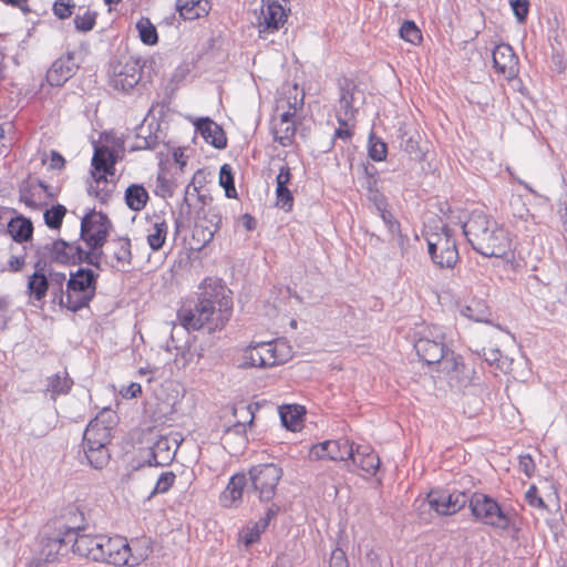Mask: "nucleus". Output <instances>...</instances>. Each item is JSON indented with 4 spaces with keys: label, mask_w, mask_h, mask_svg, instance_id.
Here are the masks:
<instances>
[{
    "label": "nucleus",
    "mask_w": 567,
    "mask_h": 567,
    "mask_svg": "<svg viewBox=\"0 0 567 567\" xmlns=\"http://www.w3.org/2000/svg\"><path fill=\"white\" fill-rule=\"evenodd\" d=\"M7 231L16 243L22 244L32 238L33 224L31 219L19 215L9 220Z\"/></svg>",
    "instance_id": "a878e982"
},
{
    "label": "nucleus",
    "mask_w": 567,
    "mask_h": 567,
    "mask_svg": "<svg viewBox=\"0 0 567 567\" xmlns=\"http://www.w3.org/2000/svg\"><path fill=\"white\" fill-rule=\"evenodd\" d=\"M419 134L415 133L414 135H409L406 133H403L401 135V143L400 147L409 154V156L414 161H423L424 159V152L422 151L419 142Z\"/></svg>",
    "instance_id": "f704fd0d"
},
{
    "label": "nucleus",
    "mask_w": 567,
    "mask_h": 567,
    "mask_svg": "<svg viewBox=\"0 0 567 567\" xmlns=\"http://www.w3.org/2000/svg\"><path fill=\"white\" fill-rule=\"evenodd\" d=\"M233 315L231 290L221 279H205L198 287L194 306H183L177 318L186 330H221Z\"/></svg>",
    "instance_id": "f257e3e1"
},
{
    "label": "nucleus",
    "mask_w": 567,
    "mask_h": 567,
    "mask_svg": "<svg viewBox=\"0 0 567 567\" xmlns=\"http://www.w3.org/2000/svg\"><path fill=\"white\" fill-rule=\"evenodd\" d=\"M277 206L285 212H291L293 207V195L288 186L276 185Z\"/></svg>",
    "instance_id": "8fccbe9b"
},
{
    "label": "nucleus",
    "mask_w": 567,
    "mask_h": 567,
    "mask_svg": "<svg viewBox=\"0 0 567 567\" xmlns=\"http://www.w3.org/2000/svg\"><path fill=\"white\" fill-rule=\"evenodd\" d=\"M526 502L537 508H546L544 499L538 495V489L535 485H530L525 494Z\"/></svg>",
    "instance_id": "69168bd1"
},
{
    "label": "nucleus",
    "mask_w": 567,
    "mask_h": 567,
    "mask_svg": "<svg viewBox=\"0 0 567 567\" xmlns=\"http://www.w3.org/2000/svg\"><path fill=\"white\" fill-rule=\"evenodd\" d=\"M215 234L216 233L208 230L207 225H204V223H196L193 230V240L197 243V249H202L208 245L213 240Z\"/></svg>",
    "instance_id": "09e8293b"
},
{
    "label": "nucleus",
    "mask_w": 567,
    "mask_h": 567,
    "mask_svg": "<svg viewBox=\"0 0 567 567\" xmlns=\"http://www.w3.org/2000/svg\"><path fill=\"white\" fill-rule=\"evenodd\" d=\"M264 532L254 524L248 526L239 534V540L245 545L246 548L250 547L255 543L259 542L260 535Z\"/></svg>",
    "instance_id": "4d7b16f0"
},
{
    "label": "nucleus",
    "mask_w": 567,
    "mask_h": 567,
    "mask_svg": "<svg viewBox=\"0 0 567 567\" xmlns=\"http://www.w3.org/2000/svg\"><path fill=\"white\" fill-rule=\"evenodd\" d=\"M284 95L286 96L287 106H303L305 104V91L303 89H299L297 84L288 86V89L284 91Z\"/></svg>",
    "instance_id": "5fc2aeb1"
},
{
    "label": "nucleus",
    "mask_w": 567,
    "mask_h": 567,
    "mask_svg": "<svg viewBox=\"0 0 567 567\" xmlns=\"http://www.w3.org/2000/svg\"><path fill=\"white\" fill-rule=\"evenodd\" d=\"M50 288L45 274H32L28 278L27 291L33 300L42 301Z\"/></svg>",
    "instance_id": "473e14b6"
},
{
    "label": "nucleus",
    "mask_w": 567,
    "mask_h": 567,
    "mask_svg": "<svg viewBox=\"0 0 567 567\" xmlns=\"http://www.w3.org/2000/svg\"><path fill=\"white\" fill-rule=\"evenodd\" d=\"M354 443L348 439L328 440L311 445L309 458L312 461H355Z\"/></svg>",
    "instance_id": "ddd939ff"
},
{
    "label": "nucleus",
    "mask_w": 567,
    "mask_h": 567,
    "mask_svg": "<svg viewBox=\"0 0 567 567\" xmlns=\"http://www.w3.org/2000/svg\"><path fill=\"white\" fill-rule=\"evenodd\" d=\"M87 250L83 248V264L90 265L97 270H102V257L104 256L103 247L105 244H101L95 247L92 244H85Z\"/></svg>",
    "instance_id": "c03bdc74"
},
{
    "label": "nucleus",
    "mask_w": 567,
    "mask_h": 567,
    "mask_svg": "<svg viewBox=\"0 0 567 567\" xmlns=\"http://www.w3.org/2000/svg\"><path fill=\"white\" fill-rule=\"evenodd\" d=\"M92 167L95 172L104 174H114L115 154L109 146H95L92 157Z\"/></svg>",
    "instance_id": "bb28decb"
},
{
    "label": "nucleus",
    "mask_w": 567,
    "mask_h": 567,
    "mask_svg": "<svg viewBox=\"0 0 567 567\" xmlns=\"http://www.w3.org/2000/svg\"><path fill=\"white\" fill-rule=\"evenodd\" d=\"M279 131L281 132V135H276L275 141H277L282 146L290 145L296 134L295 123L284 124V126H280Z\"/></svg>",
    "instance_id": "052dcab7"
},
{
    "label": "nucleus",
    "mask_w": 567,
    "mask_h": 567,
    "mask_svg": "<svg viewBox=\"0 0 567 567\" xmlns=\"http://www.w3.org/2000/svg\"><path fill=\"white\" fill-rule=\"evenodd\" d=\"M150 199L148 192L142 184H131L124 193L126 206L133 212H141Z\"/></svg>",
    "instance_id": "c85d7f7f"
},
{
    "label": "nucleus",
    "mask_w": 567,
    "mask_h": 567,
    "mask_svg": "<svg viewBox=\"0 0 567 567\" xmlns=\"http://www.w3.org/2000/svg\"><path fill=\"white\" fill-rule=\"evenodd\" d=\"M37 260L33 265V274H44L48 261H51V254L47 251L43 246H37L35 248Z\"/></svg>",
    "instance_id": "bf43d9fd"
},
{
    "label": "nucleus",
    "mask_w": 567,
    "mask_h": 567,
    "mask_svg": "<svg viewBox=\"0 0 567 567\" xmlns=\"http://www.w3.org/2000/svg\"><path fill=\"white\" fill-rule=\"evenodd\" d=\"M73 549V542L60 533L56 528L50 534H44L40 538L39 550L30 561V567H42L45 564L56 561L61 556Z\"/></svg>",
    "instance_id": "9d476101"
},
{
    "label": "nucleus",
    "mask_w": 567,
    "mask_h": 567,
    "mask_svg": "<svg viewBox=\"0 0 567 567\" xmlns=\"http://www.w3.org/2000/svg\"><path fill=\"white\" fill-rule=\"evenodd\" d=\"M519 470L527 476L532 477L535 472V462L529 454L520 455L518 462Z\"/></svg>",
    "instance_id": "774afa93"
},
{
    "label": "nucleus",
    "mask_w": 567,
    "mask_h": 567,
    "mask_svg": "<svg viewBox=\"0 0 567 567\" xmlns=\"http://www.w3.org/2000/svg\"><path fill=\"white\" fill-rule=\"evenodd\" d=\"M378 213L383 223L385 224V226L388 227L389 233L392 236H398L399 244L402 246L406 237L401 234L400 223L394 218L393 214L388 208H385L384 210H380Z\"/></svg>",
    "instance_id": "de8ad7c7"
},
{
    "label": "nucleus",
    "mask_w": 567,
    "mask_h": 567,
    "mask_svg": "<svg viewBox=\"0 0 567 567\" xmlns=\"http://www.w3.org/2000/svg\"><path fill=\"white\" fill-rule=\"evenodd\" d=\"M207 6L202 0H177L175 9L184 20H195L208 13Z\"/></svg>",
    "instance_id": "7c9ffc66"
},
{
    "label": "nucleus",
    "mask_w": 567,
    "mask_h": 567,
    "mask_svg": "<svg viewBox=\"0 0 567 567\" xmlns=\"http://www.w3.org/2000/svg\"><path fill=\"white\" fill-rule=\"evenodd\" d=\"M388 145L382 138L375 136L373 133L369 137L368 155L374 162H381L386 158Z\"/></svg>",
    "instance_id": "37998d69"
},
{
    "label": "nucleus",
    "mask_w": 567,
    "mask_h": 567,
    "mask_svg": "<svg viewBox=\"0 0 567 567\" xmlns=\"http://www.w3.org/2000/svg\"><path fill=\"white\" fill-rule=\"evenodd\" d=\"M468 508L473 518L495 529L507 530L512 524L508 512L492 496L483 493H471Z\"/></svg>",
    "instance_id": "39448f33"
},
{
    "label": "nucleus",
    "mask_w": 567,
    "mask_h": 567,
    "mask_svg": "<svg viewBox=\"0 0 567 567\" xmlns=\"http://www.w3.org/2000/svg\"><path fill=\"white\" fill-rule=\"evenodd\" d=\"M74 8L75 3L73 0H55L52 11L58 19L64 20L72 16Z\"/></svg>",
    "instance_id": "6e6d98bb"
},
{
    "label": "nucleus",
    "mask_w": 567,
    "mask_h": 567,
    "mask_svg": "<svg viewBox=\"0 0 567 567\" xmlns=\"http://www.w3.org/2000/svg\"><path fill=\"white\" fill-rule=\"evenodd\" d=\"M470 495L463 491L434 488L427 494V502L439 515L451 516L468 505Z\"/></svg>",
    "instance_id": "9b49d317"
},
{
    "label": "nucleus",
    "mask_w": 567,
    "mask_h": 567,
    "mask_svg": "<svg viewBox=\"0 0 567 567\" xmlns=\"http://www.w3.org/2000/svg\"><path fill=\"white\" fill-rule=\"evenodd\" d=\"M113 244L115 245V249L113 251V257L116 259L118 264L130 265L132 261V251H131V240L127 237H117L114 238Z\"/></svg>",
    "instance_id": "58836bf2"
},
{
    "label": "nucleus",
    "mask_w": 567,
    "mask_h": 567,
    "mask_svg": "<svg viewBox=\"0 0 567 567\" xmlns=\"http://www.w3.org/2000/svg\"><path fill=\"white\" fill-rule=\"evenodd\" d=\"M462 228L472 248L484 257H502L506 252V231L483 212L474 210Z\"/></svg>",
    "instance_id": "7ed1b4c3"
},
{
    "label": "nucleus",
    "mask_w": 567,
    "mask_h": 567,
    "mask_svg": "<svg viewBox=\"0 0 567 567\" xmlns=\"http://www.w3.org/2000/svg\"><path fill=\"white\" fill-rule=\"evenodd\" d=\"M65 280L66 277L64 272H50L49 284L53 295V301H58V303L63 308H65V291L63 290Z\"/></svg>",
    "instance_id": "4c0bfd02"
},
{
    "label": "nucleus",
    "mask_w": 567,
    "mask_h": 567,
    "mask_svg": "<svg viewBox=\"0 0 567 567\" xmlns=\"http://www.w3.org/2000/svg\"><path fill=\"white\" fill-rule=\"evenodd\" d=\"M136 29L141 41L146 45H155L158 42V33L156 27L146 17H141L136 22Z\"/></svg>",
    "instance_id": "72a5a7b5"
},
{
    "label": "nucleus",
    "mask_w": 567,
    "mask_h": 567,
    "mask_svg": "<svg viewBox=\"0 0 567 567\" xmlns=\"http://www.w3.org/2000/svg\"><path fill=\"white\" fill-rule=\"evenodd\" d=\"M133 547L124 537H109L105 535L83 534L73 544V553L97 563H106L114 566L134 567L147 559L152 553L150 545L143 550L134 553Z\"/></svg>",
    "instance_id": "f03ea898"
},
{
    "label": "nucleus",
    "mask_w": 567,
    "mask_h": 567,
    "mask_svg": "<svg viewBox=\"0 0 567 567\" xmlns=\"http://www.w3.org/2000/svg\"><path fill=\"white\" fill-rule=\"evenodd\" d=\"M493 69L506 80L515 79L519 73L518 56L507 43H499L492 51Z\"/></svg>",
    "instance_id": "a211bd4d"
},
{
    "label": "nucleus",
    "mask_w": 567,
    "mask_h": 567,
    "mask_svg": "<svg viewBox=\"0 0 567 567\" xmlns=\"http://www.w3.org/2000/svg\"><path fill=\"white\" fill-rule=\"evenodd\" d=\"M53 524L54 528L73 542V544H75V539H80L83 535L81 532L86 529L84 513L74 504L68 505L63 509L61 516L55 519Z\"/></svg>",
    "instance_id": "dca6fc26"
},
{
    "label": "nucleus",
    "mask_w": 567,
    "mask_h": 567,
    "mask_svg": "<svg viewBox=\"0 0 567 567\" xmlns=\"http://www.w3.org/2000/svg\"><path fill=\"white\" fill-rule=\"evenodd\" d=\"M44 249L51 254V262L60 265H82L83 247L80 240L66 241L58 238L44 245Z\"/></svg>",
    "instance_id": "f3484780"
},
{
    "label": "nucleus",
    "mask_w": 567,
    "mask_h": 567,
    "mask_svg": "<svg viewBox=\"0 0 567 567\" xmlns=\"http://www.w3.org/2000/svg\"><path fill=\"white\" fill-rule=\"evenodd\" d=\"M367 197L373 204L377 212L384 210L389 206L386 197L380 190L369 193Z\"/></svg>",
    "instance_id": "338daca9"
},
{
    "label": "nucleus",
    "mask_w": 567,
    "mask_h": 567,
    "mask_svg": "<svg viewBox=\"0 0 567 567\" xmlns=\"http://www.w3.org/2000/svg\"><path fill=\"white\" fill-rule=\"evenodd\" d=\"M219 185L225 189L227 198H237L234 172L229 164L221 165L219 169Z\"/></svg>",
    "instance_id": "a19ab883"
},
{
    "label": "nucleus",
    "mask_w": 567,
    "mask_h": 567,
    "mask_svg": "<svg viewBox=\"0 0 567 567\" xmlns=\"http://www.w3.org/2000/svg\"><path fill=\"white\" fill-rule=\"evenodd\" d=\"M282 474V468L274 463L251 466L246 474L249 483L248 494H254L262 503L272 501Z\"/></svg>",
    "instance_id": "423d86ee"
},
{
    "label": "nucleus",
    "mask_w": 567,
    "mask_h": 567,
    "mask_svg": "<svg viewBox=\"0 0 567 567\" xmlns=\"http://www.w3.org/2000/svg\"><path fill=\"white\" fill-rule=\"evenodd\" d=\"M97 12L86 10L83 16L76 14L74 17V28L78 32L86 33L94 29L97 19Z\"/></svg>",
    "instance_id": "a18cd8bd"
},
{
    "label": "nucleus",
    "mask_w": 567,
    "mask_h": 567,
    "mask_svg": "<svg viewBox=\"0 0 567 567\" xmlns=\"http://www.w3.org/2000/svg\"><path fill=\"white\" fill-rule=\"evenodd\" d=\"M427 252L432 262L441 269H453L460 260L453 230L443 225L440 234L426 237Z\"/></svg>",
    "instance_id": "0eeeda50"
},
{
    "label": "nucleus",
    "mask_w": 567,
    "mask_h": 567,
    "mask_svg": "<svg viewBox=\"0 0 567 567\" xmlns=\"http://www.w3.org/2000/svg\"><path fill=\"white\" fill-rule=\"evenodd\" d=\"M400 37L412 44H417L422 41V33L416 23L412 20H405L400 28Z\"/></svg>",
    "instance_id": "49530a36"
},
{
    "label": "nucleus",
    "mask_w": 567,
    "mask_h": 567,
    "mask_svg": "<svg viewBox=\"0 0 567 567\" xmlns=\"http://www.w3.org/2000/svg\"><path fill=\"white\" fill-rule=\"evenodd\" d=\"M154 111H155V109H148L142 123L136 126L137 131H142L144 128V125L147 123L148 133L155 132L157 134V132L159 131L161 124L157 121L156 116L154 115Z\"/></svg>",
    "instance_id": "0e129e2a"
},
{
    "label": "nucleus",
    "mask_w": 567,
    "mask_h": 567,
    "mask_svg": "<svg viewBox=\"0 0 567 567\" xmlns=\"http://www.w3.org/2000/svg\"><path fill=\"white\" fill-rule=\"evenodd\" d=\"M329 567H350L346 551L336 547L330 555Z\"/></svg>",
    "instance_id": "680f3d73"
},
{
    "label": "nucleus",
    "mask_w": 567,
    "mask_h": 567,
    "mask_svg": "<svg viewBox=\"0 0 567 567\" xmlns=\"http://www.w3.org/2000/svg\"><path fill=\"white\" fill-rule=\"evenodd\" d=\"M66 212L65 206L61 204L52 205L50 208L45 209L43 214L45 225L50 229H60Z\"/></svg>",
    "instance_id": "ea45409f"
},
{
    "label": "nucleus",
    "mask_w": 567,
    "mask_h": 567,
    "mask_svg": "<svg viewBox=\"0 0 567 567\" xmlns=\"http://www.w3.org/2000/svg\"><path fill=\"white\" fill-rule=\"evenodd\" d=\"M414 349L422 361L426 364H440L450 354L444 343V333L439 331L430 336H422L414 342Z\"/></svg>",
    "instance_id": "4468645a"
},
{
    "label": "nucleus",
    "mask_w": 567,
    "mask_h": 567,
    "mask_svg": "<svg viewBox=\"0 0 567 567\" xmlns=\"http://www.w3.org/2000/svg\"><path fill=\"white\" fill-rule=\"evenodd\" d=\"M168 226L165 220L156 221L153 225L152 231L147 235V244L153 251H158L163 248L166 236H167Z\"/></svg>",
    "instance_id": "c9c22d12"
},
{
    "label": "nucleus",
    "mask_w": 567,
    "mask_h": 567,
    "mask_svg": "<svg viewBox=\"0 0 567 567\" xmlns=\"http://www.w3.org/2000/svg\"><path fill=\"white\" fill-rule=\"evenodd\" d=\"M202 214L203 216L198 215V223H204V225H207V229L212 230V233H217L221 226V215L220 212L215 207H209L205 209L202 207ZM198 214H200L198 212Z\"/></svg>",
    "instance_id": "79ce46f5"
},
{
    "label": "nucleus",
    "mask_w": 567,
    "mask_h": 567,
    "mask_svg": "<svg viewBox=\"0 0 567 567\" xmlns=\"http://www.w3.org/2000/svg\"><path fill=\"white\" fill-rule=\"evenodd\" d=\"M79 69L80 63L75 61V52L68 51L64 55L53 61L47 71L45 79L51 86H62L75 75Z\"/></svg>",
    "instance_id": "6ab92c4d"
},
{
    "label": "nucleus",
    "mask_w": 567,
    "mask_h": 567,
    "mask_svg": "<svg viewBox=\"0 0 567 567\" xmlns=\"http://www.w3.org/2000/svg\"><path fill=\"white\" fill-rule=\"evenodd\" d=\"M196 131L215 148L223 150L227 145V138L223 128L209 117H199L195 122Z\"/></svg>",
    "instance_id": "4be33fe9"
},
{
    "label": "nucleus",
    "mask_w": 567,
    "mask_h": 567,
    "mask_svg": "<svg viewBox=\"0 0 567 567\" xmlns=\"http://www.w3.org/2000/svg\"><path fill=\"white\" fill-rule=\"evenodd\" d=\"M549 68L553 72L558 74L565 73L567 69V62L565 60L564 50L557 48L555 44H551V55H550V64Z\"/></svg>",
    "instance_id": "3c124183"
},
{
    "label": "nucleus",
    "mask_w": 567,
    "mask_h": 567,
    "mask_svg": "<svg viewBox=\"0 0 567 567\" xmlns=\"http://www.w3.org/2000/svg\"><path fill=\"white\" fill-rule=\"evenodd\" d=\"M287 13L277 0L268 1L266 11L261 10L258 18L260 33H275L287 21Z\"/></svg>",
    "instance_id": "aec40b11"
},
{
    "label": "nucleus",
    "mask_w": 567,
    "mask_h": 567,
    "mask_svg": "<svg viewBox=\"0 0 567 567\" xmlns=\"http://www.w3.org/2000/svg\"><path fill=\"white\" fill-rule=\"evenodd\" d=\"M156 65L157 63L154 56L142 58V62L138 63L141 81L152 82L153 76L157 73Z\"/></svg>",
    "instance_id": "603ef678"
},
{
    "label": "nucleus",
    "mask_w": 567,
    "mask_h": 567,
    "mask_svg": "<svg viewBox=\"0 0 567 567\" xmlns=\"http://www.w3.org/2000/svg\"><path fill=\"white\" fill-rule=\"evenodd\" d=\"M248 478L245 473H237L233 475L220 495V502L226 507L236 506L243 497L244 492L248 494Z\"/></svg>",
    "instance_id": "5701e85b"
},
{
    "label": "nucleus",
    "mask_w": 567,
    "mask_h": 567,
    "mask_svg": "<svg viewBox=\"0 0 567 567\" xmlns=\"http://www.w3.org/2000/svg\"><path fill=\"white\" fill-rule=\"evenodd\" d=\"M176 475L173 472H163L151 493V496L167 493L174 485Z\"/></svg>",
    "instance_id": "864d4df0"
},
{
    "label": "nucleus",
    "mask_w": 567,
    "mask_h": 567,
    "mask_svg": "<svg viewBox=\"0 0 567 567\" xmlns=\"http://www.w3.org/2000/svg\"><path fill=\"white\" fill-rule=\"evenodd\" d=\"M174 184L168 181L164 175L158 174L157 176V190L156 194L162 197H172L174 194Z\"/></svg>",
    "instance_id": "e2e57ef3"
},
{
    "label": "nucleus",
    "mask_w": 567,
    "mask_h": 567,
    "mask_svg": "<svg viewBox=\"0 0 567 567\" xmlns=\"http://www.w3.org/2000/svg\"><path fill=\"white\" fill-rule=\"evenodd\" d=\"M340 91L341 106H355V104H367L364 92L359 89L354 80L349 78H340L338 80Z\"/></svg>",
    "instance_id": "b1692460"
},
{
    "label": "nucleus",
    "mask_w": 567,
    "mask_h": 567,
    "mask_svg": "<svg viewBox=\"0 0 567 567\" xmlns=\"http://www.w3.org/2000/svg\"><path fill=\"white\" fill-rule=\"evenodd\" d=\"M115 414L112 410L105 409L92 419L86 425L82 444L95 446L110 445L113 439L112 430L115 423Z\"/></svg>",
    "instance_id": "f8f14e48"
},
{
    "label": "nucleus",
    "mask_w": 567,
    "mask_h": 567,
    "mask_svg": "<svg viewBox=\"0 0 567 567\" xmlns=\"http://www.w3.org/2000/svg\"><path fill=\"white\" fill-rule=\"evenodd\" d=\"M142 62L141 56H128L125 62L122 61L110 63L112 71V83L115 89L130 91L141 82L138 74V63Z\"/></svg>",
    "instance_id": "2eb2a0df"
},
{
    "label": "nucleus",
    "mask_w": 567,
    "mask_h": 567,
    "mask_svg": "<svg viewBox=\"0 0 567 567\" xmlns=\"http://www.w3.org/2000/svg\"><path fill=\"white\" fill-rule=\"evenodd\" d=\"M289 359V349L284 343H260L246 349L243 368H271Z\"/></svg>",
    "instance_id": "6e6552de"
},
{
    "label": "nucleus",
    "mask_w": 567,
    "mask_h": 567,
    "mask_svg": "<svg viewBox=\"0 0 567 567\" xmlns=\"http://www.w3.org/2000/svg\"><path fill=\"white\" fill-rule=\"evenodd\" d=\"M176 450L167 436H159L150 449V457L145 461L147 466H166L175 458Z\"/></svg>",
    "instance_id": "412c9836"
},
{
    "label": "nucleus",
    "mask_w": 567,
    "mask_h": 567,
    "mask_svg": "<svg viewBox=\"0 0 567 567\" xmlns=\"http://www.w3.org/2000/svg\"><path fill=\"white\" fill-rule=\"evenodd\" d=\"M241 414V416H244L245 419L248 417V421H237L236 423H234L231 426H229L227 429V432L229 433H234L236 435H245L246 434V426H247V423L250 425L252 424V421H254V412L251 411V405L248 404V405H241L240 408H234L233 409V414L234 416H238V414Z\"/></svg>",
    "instance_id": "e433bc0d"
},
{
    "label": "nucleus",
    "mask_w": 567,
    "mask_h": 567,
    "mask_svg": "<svg viewBox=\"0 0 567 567\" xmlns=\"http://www.w3.org/2000/svg\"><path fill=\"white\" fill-rule=\"evenodd\" d=\"M84 456L89 465L94 470H103L111 460L109 445L95 446L92 444H82Z\"/></svg>",
    "instance_id": "cd10ccee"
},
{
    "label": "nucleus",
    "mask_w": 567,
    "mask_h": 567,
    "mask_svg": "<svg viewBox=\"0 0 567 567\" xmlns=\"http://www.w3.org/2000/svg\"><path fill=\"white\" fill-rule=\"evenodd\" d=\"M305 413V408L298 404H288L279 408L281 423L287 430L290 431H297L300 429L303 422Z\"/></svg>",
    "instance_id": "c756f323"
},
{
    "label": "nucleus",
    "mask_w": 567,
    "mask_h": 567,
    "mask_svg": "<svg viewBox=\"0 0 567 567\" xmlns=\"http://www.w3.org/2000/svg\"><path fill=\"white\" fill-rule=\"evenodd\" d=\"M511 8L516 20L519 23H523L527 20L529 12V1L528 0H509Z\"/></svg>",
    "instance_id": "13d9d810"
},
{
    "label": "nucleus",
    "mask_w": 567,
    "mask_h": 567,
    "mask_svg": "<svg viewBox=\"0 0 567 567\" xmlns=\"http://www.w3.org/2000/svg\"><path fill=\"white\" fill-rule=\"evenodd\" d=\"M99 274L91 268L79 267L70 272L65 290V308L72 312L89 307L97 288Z\"/></svg>",
    "instance_id": "20e7f679"
},
{
    "label": "nucleus",
    "mask_w": 567,
    "mask_h": 567,
    "mask_svg": "<svg viewBox=\"0 0 567 567\" xmlns=\"http://www.w3.org/2000/svg\"><path fill=\"white\" fill-rule=\"evenodd\" d=\"M355 461H351L355 466L367 474L374 475L380 466L379 455L370 447L354 445Z\"/></svg>",
    "instance_id": "393cba45"
},
{
    "label": "nucleus",
    "mask_w": 567,
    "mask_h": 567,
    "mask_svg": "<svg viewBox=\"0 0 567 567\" xmlns=\"http://www.w3.org/2000/svg\"><path fill=\"white\" fill-rule=\"evenodd\" d=\"M112 229L113 224L105 213L90 209L81 218L80 240L97 247L106 244Z\"/></svg>",
    "instance_id": "1a4fd4ad"
},
{
    "label": "nucleus",
    "mask_w": 567,
    "mask_h": 567,
    "mask_svg": "<svg viewBox=\"0 0 567 567\" xmlns=\"http://www.w3.org/2000/svg\"><path fill=\"white\" fill-rule=\"evenodd\" d=\"M73 385V380L68 372H58L47 379V391L54 401L59 395L68 394Z\"/></svg>",
    "instance_id": "2f4dec72"
}]
</instances>
